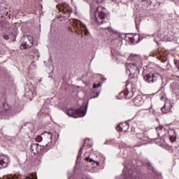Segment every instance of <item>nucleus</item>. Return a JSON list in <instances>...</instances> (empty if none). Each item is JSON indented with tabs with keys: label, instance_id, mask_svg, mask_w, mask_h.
<instances>
[{
	"label": "nucleus",
	"instance_id": "nucleus-16",
	"mask_svg": "<svg viewBox=\"0 0 179 179\" xmlns=\"http://www.w3.org/2000/svg\"><path fill=\"white\" fill-rule=\"evenodd\" d=\"M41 145L39 144L35 143L31 145V150L34 155H38L41 152Z\"/></svg>",
	"mask_w": 179,
	"mask_h": 179
},
{
	"label": "nucleus",
	"instance_id": "nucleus-15",
	"mask_svg": "<svg viewBox=\"0 0 179 179\" xmlns=\"http://www.w3.org/2000/svg\"><path fill=\"white\" fill-rule=\"evenodd\" d=\"M144 101L145 100H143V98H142L141 95H137L133 99L134 104H135V106H137L138 107L142 106Z\"/></svg>",
	"mask_w": 179,
	"mask_h": 179
},
{
	"label": "nucleus",
	"instance_id": "nucleus-34",
	"mask_svg": "<svg viewBox=\"0 0 179 179\" xmlns=\"http://www.w3.org/2000/svg\"><path fill=\"white\" fill-rule=\"evenodd\" d=\"M39 138H40V139H41V140L43 139V138H41V136H39Z\"/></svg>",
	"mask_w": 179,
	"mask_h": 179
},
{
	"label": "nucleus",
	"instance_id": "nucleus-2",
	"mask_svg": "<svg viewBox=\"0 0 179 179\" xmlns=\"http://www.w3.org/2000/svg\"><path fill=\"white\" fill-rule=\"evenodd\" d=\"M87 113V105H83L80 108H70L66 111V113L69 117H72L73 118H79L80 117H85Z\"/></svg>",
	"mask_w": 179,
	"mask_h": 179
},
{
	"label": "nucleus",
	"instance_id": "nucleus-3",
	"mask_svg": "<svg viewBox=\"0 0 179 179\" xmlns=\"http://www.w3.org/2000/svg\"><path fill=\"white\" fill-rule=\"evenodd\" d=\"M126 73L132 78L133 75L139 74V69L142 68V62H138V63H129L126 65Z\"/></svg>",
	"mask_w": 179,
	"mask_h": 179
},
{
	"label": "nucleus",
	"instance_id": "nucleus-21",
	"mask_svg": "<svg viewBox=\"0 0 179 179\" xmlns=\"http://www.w3.org/2000/svg\"><path fill=\"white\" fill-rule=\"evenodd\" d=\"M155 38V41L157 44H159V41H162V35L160 34H155L154 35Z\"/></svg>",
	"mask_w": 179,
	"mask_h": 179
},
{
	"label": "nucleus",
	"instance_id": "nucleus-30",
	"mask_svg": "<svg viewBox=\"0 0 179 179\" xmlns=\"http://www.w3.org/2000/svg\"><path fill=\"white\" fill-rule=\"evenodd\" d=\"M95 163L96 164V166H100V162L95 161Z\"/></svg>",
	"mask_w": 179,
	"mask_h": 179
},
{
	"label": "nucleus",
	"instance_id": "nucleus-23",
	"mask_svg": "<svg viewBox=\"0 0 179 179\" xmlns=\"http://www.w3.org/2000/svg\"><path fill=\"white\" fill-rule=\"evenodd\" d=\"M169 140L171 142V143H174V142H176V134L169 136Z\"/></svg>",
	"mask_w": 179,
	"mask_h": 179
},
{
	"label": "nucleus",
	"instance_id": "nucleus-17",
	"mask_svg": "<svg viewBox=\"0 0 179 179\" xmlns=\"http://www.w3.org/2000/svg\"><path fill=\"white\" fill-rule=\"evenodd\" d=\"M136 138L140 139L141 142H148V141H149V137H148L144 132L137 134Z\"/></svg>",
	"mask_w": 179,
	"mask_h": 179
},
{
	"label": "nucleus",
	"instance_id": "nucleus-1",
	"mask_svg": "<svg viewBox=\"0 0 179 179\" xmlns=\"http://www.w3.org/2000/svg\"><path fill=\"white\" fill-rule=\"evenodd\" d=\"M94 6H91V12H94V15H92V19L94 20L98 24H105L108 25V10H106V8L99 6L95 10H93Z\"/></svg>",
	"mask_w": 179,
	"mask_h": 179
},
{
	"label": "nucleus",
	"instance_id": "nucleus-26",
	"mask_svg": "<svg viewBox=\"0 0 179 179\" xmlns=\"http://www.w3.org/2000/svg\"><path fill=\"white\" fill-rule=\"evenodd\" d=\"M121 97H125V92H120V93L119 94L117 98H118L119 99H120Z\"/></svg>",
	"mask_w": 179,
	"mask_h": 179
},
{
	"label": "nucleus",
	"instance_id": "nucleus-8",
	"mask_svg": "<svg viewBox=\"0 0 179 179\" xmlns=\"http://www.w3.org/2000/svg\"><path fill=\"white\" fill-rule=\"evenodd\" d=\"M123 175L120 176H116L115 179H134L135 176H134V171H131V168H127L124 166V169L122 171ZM136 179H142L141 178H136Z\"/></svg>",
	"mask_w": 179,
	"mask_h": 179
},
{
	"label": "nucleus",
	"instance_id": "nucleus-32",
	"mask_svg": "<svg viewBox=\"0 0 179 179\" xmlns=\"http://www.w3.org/2000/svg\"><path fill=\"white\" fill-rule=\"evenodd\" d=\"M102 80H106V78H102Z\"/></svg>",
	"mask_w": 179,
	"mask_h": 179
},
{
	"label": "nucleus",
	"instance_id": "nucleus-33",
	"mask_svg": "<svg viewBox=\"0 0 179 179\" xmlns=\"http://www.w3.org/2000/svg\"><path fill=\"white\" fill-rule=\"evenodd\" d=\"M118 36H119V38H121V35L118 34Z\"/></svg>",
	"mask_w": 179,
	"mask_h": 179
},
{
	"label": "nucleus",
	"instance_id": "nucleus-12",
	"mask_svg": "<svg viewBox=\"0 0 179 179\" xmlns=\"http://www.w3.org/2000/svg\"><path fill=\"white\" fill-rule=\"evenodd\" d=\"M34 94V88L33 85H27L24 89V96L31 99Z\"/></svg>",
	"mask_w": 179,
	"mask_h": 179
},
{
	"label": "nucleus",
	"instance_id": "nucleus-35",
	"mask_svg": "<svg viewBox=\"0 0 179 179\" xmlns=\"http://www.w3.org/2000/svg\"><path fill=\"white\" fill-rule=\"evenodd\" d=\"M105 29H110V27H105Z\"/></svg>",
	"mask_w": 179,
	"mask_h": 179
},
{
	"label": "nucleus",
	"instance_id": "nucleus-22",
	"mask_svg": "<svg viewBox=\"0 0 179 179\" xmlns=\"http://www.w3.org/2000/svg\"><path fill=\"white\" fill-rule=\"evenodd\" d=\"M147 164L148 166V171H149L150 173H156V171L155 170V168H153V166L152 165V163L148 162L147 163Z\"/></svg>",
	"mask_w": 179,
	"mask_h": 179
},
{
	"label": "nucleus",
	"instance_id": "nucleus-31",
	"mask_svg": "<svg viewBox=\"0 0 179 179\" xmlns=\"http://www.w3.org/2000/svg\"><path fill=\"white\" fill-rule=\"evenodd\" d=\"M163 99H164V96H161L160 97V100H163Z\"/></svg>",
	"mask_w": 179,
	"mask_h": 179
},
{
	"label": "nucleus",
	"instance_id": "nucleus-29",
	"mask_svg": "<svg viewBox=\"0 0 179 179\" xmlns=\"http://www.w3.org/2000/svg\"><path fill=\"white\" fill-rule=\"evenodd\" d=\"M94 1H95V2H96V3H101V1L103 0H94Z\"/></svg>",
	"mask_w": 179,
	"mask_h": 179
},
{
	"label": "nucleus",
	"instance_id": "nucleus-36",
	"mask_svg": "<svg viewBox=\"0 0 179 179\" xmlns=\"http://www.w3.org/2000/svg\"><path fill=\"white\" fill-rule=\"evenodd\" d=\"M68 179H71V177L69 176Z\"/></svg>",
	"mask_w": 179,
	"mask_h": 179
},
{
	"label": "nucleus",
	"instance_id": "nucleus-37",
	"mask_svg": "<svg viewBox=\"0 0 179 179\" xmlns=\"http://www.w3.org/2000/svg\"><path fill=\"white\" fill-rule=\"evenodd\" d=\"M49 78H52V76H49Z\"/></svg>",
	"mask_w": 179,
	"mask_h": 179
},
{
	"label": "nucleus",
	"instance_id": "nucleus-4",
	"mask_svg": "<svg viewBox=\"0 0 179 179\" xmlns=\"http://www.w3.org/2000/svg\"><path fill=\"white\" fill-rule=\"evenodd\" d=\"M71 23L75 31L78 33V34H80V33H83V31L85 36H87V34H89V31L87 30V27L85 24L82 23V22H80V20H72L71 21Z\"/></svg>",
	"mask_w": 179,
	"mask_h": 179
},
{
	"label": "nucleus",
	"instance_id": "nucleus-20",
	"mask_svg": "<svg viewBox=\"0 0 179 179\" xmlns=\"http://www.w3.org/2000/svg\"><path fill=\"white\" fill-rule=\"evenodd\" d=\"M99 94H100V92L92 90V92L90 94V99H96V97H99Z\"/></svg>",
	"mask_w": 179,
	"mask_h": 179
},
{
	"label": "nucleus",
	"instance_id": "nucleus-10",
	"mask_svg": "<svg viewBox=\"0 0 179 179\" xmlns=\"http://www.w3.org/2000/svg\"><path fill=\"white\" fill-rule=\"evenodd\" d=\"M3 37L5 40H8V41H15L16 39V35L13 33V29L12 28L6 29Z\"/></svg>",
	"mask_w": 179,
	"mask_h": 179
},
{
	"label": "nucleus",
	"instance_id": "nucleus-18",
	"mask_svg": "<svg viewBox=\"0 0 179 179\" xmlns=\"http://www.w3.org/2000/svg\"><path fill=\"white\" fill-rule=\"evenodd\" d=\"M129 61H134L133 64H138L141 62V58L137 55L131 54L129 57Z\"/></svg>",
	"mask_w": 179,
	"mask_h": 179
},
{
	"label": "nucleus",
	"instance_id": "nucleus-14",
	"mask_svg": "<svg viewBox=\"0 0 179 179\" xmlns=\"http://www.w3.org/2000/svg\"><path fill=\"white\" fill-rule=\"evenodd\" d=\"M172 107H173V105L171 104V102H170V101L166 99L165 101L164 107L161 108V111L162 113H163V114H167V113H170V111H171Z\"/></svg>",
	"mask_w": 179,
	"mask_h": 179
},
{
	"label": "nucleus",
	"instance_id": "nucleus-5",
	"mask_svg": "<svg viewBox=\"0 0 179 179\" xmlns=\"http://www.w3.org/2000/svg\"><path fill=\"white\" fill-rule=\"evenodd\" d=\"M57 8L60 12V16L62 17H64V19L69 18L71 13H72V8L68 3H64L63 4H58Z\"/></svg>",
	"mask_w": 179,
	"mask_h": 179
},
{
	"label": "nucleus",
	"instance_id": "nucleus-25",
	"mask_svg": "<svg viewBox=\"0 0 179 179\" xmlns=\"http://www.w3.org/2000/svg\"><path fill=\"white\" fill-rule=\"evenodd\" d=\"M83 146L81 147L78 151V156H77V160H79V158L82 156V152H83Z\"/></svg>",
	"mask_w": 179,
	"mask_h": 179
},
{
	"label": "nucleus",
	"instance_id": "nucleus-24",
	"mask_svg": "<svg viewBox=\"0 0 179 179\" xmlns=\"http://www.w3.org/2000/svg\"><path fill=\"white\" fill-rule=\"evenodd\" d=\"M85 160H86V162H87L88 163H92V164H93L94 163H96V161L94 160L93 159L90 158V157H87L85 158Z\"/></svg>",
	"mask_w": 179,
	"mask_h": 179
},
{
	"label": "nucleus",
	"instance_id": "nucleus-19",
	"mask_svg": "<svg viewBox=\"0 0 179 179\" xmlns=\"http://www.w3.org/2000/svg\"><path fill=\"white\" fill-rule=\"evenodd\" d=\"M48 138H49V141H48V143L45 145V148L51 147V143L52 142V134H51L50 132H48Z\"/></svg>",
	"mask_w": 179,
	"mask_h": 179
},
{
	"label": "nucleus",
	"instance_id": "nucleus-27",
	"mask_svg": "<svg viewBox=\"0 0 179 179\" xmlns=\"http://www.w3.org/2000/svg\"><path fill=\"white\" fill-rule=\"evenodd\" d=\"M116 129L117 131H118L119 132H121V131H122V127H121L120 126V124H118L117 127H116Z\"/></svg>",
	"mask_w": 179,
	"mask_h": 179
},
{
	"label": "nucleus",
	"instance_id": "nucleus-9",
	"mask_svg": "<svg viewBox=\"0 0 179 179\" xmlns=\"http://www.w3.org/2000/svg\"><path fill=\"white\" fill-rule=\"evenodd\" d=\"M143 79L147 83H155V82H157L159 79H162V76L157 73H149L143 76Z\"/></svg>",
	"mask_w": 179,
	"mask_h": 179
},
{
	"label": "nucleus",
	"instance_id": "nucleus-28",
	"mask_svg": "<svg viewBox=\"0 0 179 179\" xmlns=\"http://www.w3.org/2000/svg\"><path fill=\"white\" fill-rule=\"evenodd\" d=\"M100 87V83L99 84H94L93 89H99Z\"/></svg>",
	"mask_w": 179,
	"mask_h": 179
},
{
	"label": "nucleus",
	"instance_id": "nucleus-13",
	"mask_svg": "<svg viewBox=\"0 0 179 179\" xmlns=\"http://www.w3.org/2000/svg\"><path fill=\"white\" fill-rule=\"evenodd\" d=\"M9 164V157L6 155H0V169H6Z\"/></svg>",
	"mask_w": 179,
	"mask_h": 179
},
{
	"label": "nucleus",
	"instance_id": "nucleus-7",
	"mask_svg": "<svg viewBox=\"0 0 179 179\" xmlns=\"http://www.w3.org/2000/svg\"><path fill=\"white\" fill-rule=\"evenodd\" d=\"M13 114V110L10 107L6 108V104L0 103V118L5 120L9 118V117H12Z\"/></svg>",
	"mask_w": 179,
	"mask_h": 179
},
{
	"label": "nucleus",
	"instance_id": "nucleus-11",
	"mask_svg": "<svg viewBox=\"0 0 179 179\" xmlns=\"http://www.w3.org/2000/svg\"><path fill=\"white\" fill-rule=\"evenodd\" d=\"M156 131L157 132V135L158 136H161L162 138V136H166V135H170V134H171L173 132V134H174V130H171L167 131L166 130V129L163 128V127L159 126L158 127H156Z\"/></svg>",
	"mask_w": 179,
	"mask_h": 179
},
{
	"label": "nucleus",
	"instance_id": "nucleus-6",
	"mask_svg": "<svg viewBox=\"0 0 179 179\" xmlns=\"http://www.w3.org/2000/svg\"><path fill=\"white\" fill-rule=\"evenodd\" d=\"M33 36L30 35H25L21 38V50H26L27 48H31L33 47Z\"/></svg>",
	"mask_w": 179,
	"mask_h": 179
}]
</instances>
